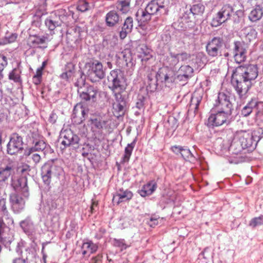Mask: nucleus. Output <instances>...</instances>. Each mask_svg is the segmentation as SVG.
<instances>
[{
  "label": "nucleus",
  "mask_w": 263,
  "mask_h": 263,
  "mask_svg": "<svg viewBox=\"0 0 263 263\" xmlns=\"http://www.w3.org/2000/svg\"><path fill=\"white\" fill-rule=\"evenodd\" d=\"M170 0H152L144 9H140L136 16L139 22H146L151 19L152 15L167 14L169 11Z\"/></svg>",
  "instance_id": "nucleus-1"
},
{
  "label": "nucleus",
  "mask_w": 263,
  "mask_h": 263,
  "mask_svg": "<svg viewBox=\"0 0 263 263\" xmlns=\"http://www.w3.org/2000/svg\"><path fill=\"white\" fill-rule=\"evenodd\" d=\"M90 130L95 139L100 140L104 138L105 132H109L111 121L104 117L93 116L89 120Z\"/></svg>",
  "instance_id": "nucleus-2"
},
{
  "label": "nucleus",
  "mask_w": 263,
  "mask_h": 263,
  "mask_svg": "<svg viewBox=\"0 0 263 263\" xmlns=\"http://www.w3.org/2000/svg\"><path fill=\"white\" fill-rule=\"evenodd\" d=\"M108 80L112 84L109 88L113 92L116 94H121L126 88L125 79L123 76V73L119 69L111 70L109 76H108Z\"/></svg>",
  "instance_id": "nucleus-3"
},
{
  "label": "nucleus",
  "mask_w": 263,
  "mask_h": 263,
  "mask_svg": "<svg viewBox=\"0 0 263 263\" xmlns=\"http://www.w3.org/2000/svg\"><path fill=\"white\" fill-rule=\"evenodd\" d=\"M63 173L62 167L57 165L53 161L48 162L42 167V177L44 182L49 185L52 177L59 178Z\"/></svg>",
  "instance_id": "nucleus-4"
},
{
  "label": "nucleus",
  "mask_w": 263,
  "mask_h": 263,
  "mask_svg": "<svg viewBox=\"0 0 263 263\" xmlns=\"http://www.w3.org/2000/svg\"><path fill=\"white\" fill-rule=\"evenodd\" d=\"M233 119L232 112L218 110L216 113H212L209 116L207 125L209 126H219L223 124L229 125Z\"/></svg>",
  "instance_id": "nucleus-5"
},
{
  "label": "nucleus",
  "mask_w": 263,
  "mask_h": 263,
  "mask_svg": "<svg viewBox=\"0 0 263 263\" xmlns=\"http://www.w3.org/2000/svg\"><path fill=\"white\" fill-rule=\"evenodd\" d=\"M231 83L239 98L242 100L247 98L248 92L253 84L234 73L232 74Z\"/></svg>",
  "instance_id": "nucleus-6"
},
{
  "label": "nucleus",
  "mask_w": 263,
  "mask_h": 263,
  "mask_svg": "<svg viewBox=\"0 0 263 263\" xmlns=\"http://www.w3.org/2000/svg\"><path fill=\"white\" fill-rule=\"evenodd\" d=\"M233 73L253 83L258 75V68L255 64L241 65L236 68Z\"/></svg>",
  "instance_id": "nucleus-7"
},
{
  "label": "nucleus",
  "mask_w": 263,
  "mask_h": 263,
  "mask_svg": "<svg viewBox=\"0 0 263 263\" xmlns=\"http://www.w3.org/2000/svg\"><path fill=\"white\" fill-rule=\"evenodd\" d=\"M190 54L183 52L176 53L170 52L163 60V64L166 68L174 70L176 69V66L179 61H185L190 58Z\"/></svg>",
  "instance_id": "nucleus-8"
},
{
  "label": "nucleus",
  "mask_w": 263,
  "mask_h": 263,
  "mask_svg": "<svg viewBox=\"0 0 263 263\" xmlns=\"http://www.w3.org/2000/svg\"><path fill=\"white\" fill-rule=\"evenodd\" d=\"M13 219L10 215L9 213L2 215L0 217V239L4 240L6 239H9L11 235L9 234L10 232V227L13 225ZM10 242V240H8Z\"/></svg>",
  "instance_id": "nucleus-9"
},
{
  "label": "nucleus",
  "mask_w": 263,
  "mask_h": 263,
  "mask_svg": "<svg viewBox=\"0 0 263 263\" xmlns=\"http://www.w3.org/2000/svg\"><path fill=\"white\" fill-rule=\"evenodd\" d=\"M223 40L220 37H214L209 41L206 45V51L211 57H218L221 55Z\"/></svg>",
  "instance_id": "nucleus-10"
},
{
  "label": "nucleus",
  "mask_w": 263,
  "mask_h": 263,
  "mask_svg": "<svg viewBox=\"0 0 263 263\" xmlns=\"http://www.w3.org/2000/svg\"><path fill=\"white\" fill-rule=\"evenodd\" d=\"M222 152L224 156L228 157L230 163L237 164L248 160V159L239 149H218Z\"/></svg>",
  "instance_id": "nucleus-11"
},
{
  "label": "nucleus",
  "mask_w": 263,
  "mask_h": 263,
  "mask_svg": "<svg viewBox=\"0 0 263 263\" xmlns=\"http://www.w3.org/2000/svg\"><path fill=\"white\" fill-rule=\"evenodd\" d=\"M78 91L81 99L86 101L92 100L93 102H96L98 94L100 96L106 97L107 95L106 92L99 91L97 88L93 86L87 87L84 90H81V88L79 89Z\"/></svg>",
  "instance_id": "nucleus-12"
},
{
  "label": "nucleus",
  "mask_w": 263,
  "mask_h": 263,
  "mask_svg": "<svg viewBox=\"0 0 263 263\" xmlns=\"http://www.w3.org/2000/svg\"><path fill=\"white\" fill-rule=\"evenodd\" d=\"M234 58L237 63L244 62L247 58V49L243 43L236 41L234 43L233 49Z\"/></svg>",
  "instance_id": "nucleus-13"
},
{
  "label": "nucleus",
  "mask_w": 263,
  "mask_h": 263,
  "mask_svg": "<svg viewBox=\"0 0 263 263\" xmlns=\"http://www.w3.org/2000/svg\"><path fill=\"white\" fill-rule=\"evenodd\" d=\"M219 110L231 111L233 105L230 102L229 97L223 92L218 93L217 100L215 104Z\"/></svg>",
  "instance_id": "nucleus-14"
},
{
  "label": "nucleus",
  "mask_w": 263,
  "mask_h": 263,
  "mask_svg": "<svg viewBox=\"0 0 263 263\" xmlns=\"http://www.w3.org/2000/svg\"><path fill=\"white\" fill-rule=\"evenodd\" d=\"M10 202L11 209L14 213H19L22 211L25 206V201L20 195L12 194L10 196Z\"/></svg>",
  "instance_id": "nucleus-15"
},
{
  "label": "nucleus",
  "mask_w": 263,
  "mask_h": 263,
  "mask_svg": "<svg viewBox=\"0 0 263 263\" xmlns=\"http://www.w3.org/2000/svg\"><path fill=\"white\" fill-rule=\"evenodd\" d=\"M133 196V194L130 191L127 189H120L114 195L112 202L115 204H119L121 202L129 201Z\"/></svg>",
  "instance_id": "nucleus-16"
},
{
  "label": "nucleus",
  "mask_w": 263,
  "mask_h": 263,
  "mask_svg": "<svg viewBox=\"0 0 263 263\" xmlns=\"http://www.w3.org/2000/svg\"><path fill=\"white\" fill-rule=\"evenodd\" d=\"M48 41L49 37L47 34L42 36L33 35L29 36L28 39L27 44L30 47H37L46 48L47 47V45L43 46V47L41 46V45L46 44Z\"/></svg>",
  "instance_id": "nucleus-17"
},
{
  "label": "nucleus",
  "mask_w": 263,
  "mask_h": 263,
  "mask_svg": "<svg viewBox=\"0 0 263 263\" xmlns=\"http://www.w3.org/2000/svg\"><path fill=\"white\" fill-rule=\"evenodd\" d=\"M137 56L142 62H146L152 57V50L145 44H140L136 47Z\"/></svg>",
  "instance_id": "nucleus-18"
},
{
  "label": "nucleus",
  "mask_w": 263,
  "mask_h": 263,
  "mask_svg": "<svg viewBox=\"0 0 263 263\" xmlns=\"http://www.w3.org/2000/svg\"><path fill=\"white\" fill-rule=\"evenodd\" d=\"M20 225L24 232L28 235H34L37 230V226L34 224L30 217L21 221Z\"/></svg>",
  "instance_id": "nucleus-19"
},
{
  "label": "nucleus",
  "mask_w": 263,
  "mask_h": 263,
  "mask_svg": "<svg viewBox=\"0 0 263 263\" xmlns=\"http://www.w3.org/2000/svg\"><path fill=\"white\" fill-rule=\"evenodd\" d=\"M116 102L112 105L114 113L118 117L123 115L126 105L125 101L121 94H116Z\"/></svg>",
  "instance_id": "nucleus-20"
},
{
  "label": "nucleus",
  "mask_w": 263,
  "mask_h": 263,
  "mask_svg": "<svg viewBox=\"0 0 263 263\" xmlns=\"http://www.w3.org/2000/svg\"><path fill=\"white\" fill-rule=\"evenodd\" d=\"M63 136V140L61 143L64 146H68L74 144L78 143L79 141V137L73 134L71 129H66L62 133Z\"/></svg>",
  "instance_id": "nucleus-21"
},
{
  "label": "nucleus",
  "mask_w": 263,
  "mask_h": 263,
  "mask_svg": "<svg viewBox=\"0 0 263 263\" xmlns=\"http://www.w3.org/2000/svg\"><path fill=\"white\" fill-rule=\"evenodd\" d=\"M166 71V68L160 69L156 74L157 80L166 84L174 82L175 79L174 72L172 71H168V72Z\"/></svg>",
  "instance_id": "nucleus-22"
},
{
  "label": "nucleus",
  "mask_w": 263,
  "mask_h": 263,
  "mask_svg": "<svg viewBox=\"0 0 263 263\" xmlns=\"http://www.w3.org/2000/svg\"><path fill=\"white\" fill-rule=\"evenodd\" d=\"M35 257V253L32 249L27 248L22 252L21 257L13 260V263H30Z\"/></svg>",
  "instance_id": "nucleus-23"
},
{
  "label": "nucleus",
  "mask_w": 263,
  "mask_h": 263,
  "mask_svg": "<svg viewBox=\"0 0 263 263\" xmlns=\"http://www.w3.org/2000/svg\"><path fill=\"white\" fill-rule=\"evenodd\" d=\"M46 26L50 31L54 30L62 24V21L59 16L53 15L47 17L45 21Z\"/></svg>",
  "instance_id": "nucleus-24"
},
{
  "label": "nucleus",
  "mask_w": 263,
  "mask_h": 263,
  "mask_svg": "<svg viewBox=\"0 0 263 263\" xmlns=\"http://www.w3.org/2000/svg\"><path fill=\"white\" fill-rule=\"evenodd\" d=\"M98 249L97 244L94 243L91 241H88L83 243L81 247L82 254L83 255H90L91 254L95 253Z\"/></svg>",
  "instance_id": "nucleus-25"
},
{
  "label": "nucleus",
  "mask_w": 263,
  "mask_h": 263,
  "mask_svg": "<svg viewBox=\"0 0 263 263\" xmlns=\"http://www.w3.org/2000/svg\"><path fill=\"white\" fill-rule=\"evenodd\" d=\"M157 187L156 182L154 180H152L144 185L139 193L141 196L145 197L152 194Z\"/></svg>",
  "instance_id": "nucleus-26"
},
{
  "label": "nucleus",
  "mask_w": 263,
  "mask_h": 263,
  "mask_svg": "<svg viewBox=\"0 0 263 263\" xmlns=\"http://www.w3.org/2000/svg\"><path fill=\"white\" fill-rule=\"evenodd\" d=\"M14 172V166L12 163L0 168V182L5 181Z\"/></svg>",
  "instance_id": "nucleus-27"
},
{
  "label": "nucleus",
  "mask_w": 263,
  "mask_h": 263,
  "mask_svg": "<svg viewBox=\"0 0 263 263\" xmlns=\"http://www.w3.org/2000/svg\"><path fill=\"white\" fill-rule=\"evenodd\" d=\"M133 27V20L131 17H128L125 20L122 30L120 32V37L122 39H124L127 34L130 32Z\"/></svg>",
  "instance_id": "nucleus-28"
},
{
  "label": "nucleus",
  "mask_w": 263,
  "mask_h": 263,
  "mask_svg": "<svg viewBox=\"0 0 263 263\" xmlns=\"http://www.w3.org/2000/svg\"><path fill=\"white\" fill-rule=\"evenodd\" d=\"M194 72L193 68L189 65H182L178 70V78H183L187 79L192 76Z\"/></svg>",
  "instance_id": "nucleus-29"
},
{
  "label": "nucleus",
  "mask_w": 263,
  "mask_h": 263,
  "mask_svg": "<svg viewBox=\"0 0 263 263\" xmlns=\"http://www.w3.org/2000/svg\"><path fill=\"white\" fill-rule=\"evenodd\" d=\"M23 142L22 138L16 133H13L10 139V141L7 144V148L12 147V148H23Z\"/></svg>",
  "instance_id": "nucleus-30"
},
{
  "label": "nucleus",
  "mask_w": 263,
  "mask_h": 263,
  "mask_svg": "<svg viewBox=\"0 0 263 263\" xmlns=\"http://www.w3.org/2000/svg\"><path fill=\"white\" fill-rule=\"evenodd\" d=\"M119 16L115 11H110L106 15L105 20L108 26H113L119 21Z\"/></svg>",
  "instance_id": "nucleus-31"
},
{
  "label": "nucleus",
  "mask_w": 263,
  "mask_h": 263,
  "mask_svg": "<svg viewBox=\"0 0 263 263\" xmlns=\"http://www.w3.org/2000/svg\"><path fill=\"white\" fill-rule=\"evenodd\" d=\"M258 102L255 99H252L246 106H245L241 111V115L244 117L248 116L255 109L258 105Z\"/></svg>",
  "instance_id": "nucleus-32"
},
{
  "label": "nucleus",
  "mask_w": 263,
  "mask_h": 263,
  "mask_svg": "<svg viewBox=\"0 0 263 263\" xmlns=\"http://www.w3.org/2000/svg\"><path fill=\"white\" fill-rule=\"evenodd\" d=\"M222 17V19L226 22L230 18V16L233 14L234 10L232 7L229 5L223 6L218 12Z\"/></svg>",
  "instance_id": "nucleus-33"
},
{
  "label": "nucleus",
  "mask_w": 263,
  "mask_h": 263,
  "mask_svg": "<svg viewBox=\"0 0 263 263\" xmlns=\"http://www.w3.org/2000/svg\"><path fill=\"white\" fill-rule=\"evenodd\" d=\"M92 70L96 76L100 79H103L105 76L102 64L100 62L96 61L92 63Z\"/></svg>",
  "instance_id": "nucleus-34"
},
{
  "label": "nucleus",
  "mask_w": 263,
  "mask_h": 263,
  "mask_svg": "<svg viewBox=\"0 0 263 263\" xmlns=\"http://www.w3.org/2000/svg\"><path fill=\"white\" fill-rule=\"evenodd\" d=\"M263 15V11L260 6H257L250 13L249 15V19L252 22H256L259 20Z\"/></svg>",
  "instance_id": "nucleus-35"
},
{
  "label": "nucleus",
  "mask_w": 263,
  "mask_h": 263,
  "mask_svg": "<svg viewBox=\"0 0 263 263\" xmlns=\"http://www.w3.org/2000/svg\"><path fill=\"white\" fill-rule=\"evenodd\" d=\"M74 65L71 63H68L66 68V71L61 74V78L68 81L72 78L74 73Z\"/></svg>",
  "instance_id": "nucleus-36"
},
{
  "label": "nucleus",
  "mask_w": 263,
  "mask_h": 263,
  "mask_svg": "<svg viewBox=\"0 0 263 263\" xmlns=\"http://www.w3.org/2000/svg\"><path fill=\"white\" fill-rule=\"evenodd\" d=\"M239 143H240L241 148L256 147L257 144V142L253 140V137L249 138H240L239 139Z\"/></svg>",
  "instance_id": "nucleus-37"
},
{
  "label": "nucleus",
  "mask_w": 263,
  "mask_h": 263,
  "mask_svg": "<svg viewBox=\"0 0 263 263\" xmlns=\"http://www.w3.org/2000/svg\"><path fill=\"white\" fill-rule=\"evenodd\" d=\"M130 0H124L117 3V9L122 13H126L130 8Z\"/></svg>",
  "instance_id": "nucleus-38"
},
{
  "label": "nucleus",
  "mask_w": 263,
  "mask_h": 263,
  "mask_svg": "<svg viewBox=\"0 0 263 263\" xmlns=\"http://www.w3.org/2000/svg\"><path fill=\"white\" fill-rule=\"evenodd\" d=\"M243 34L245 35L246 39L249 42L255 39L257 35L255 29L251 27L246 28L243 30Z\"/></svg>",
  "instance_id": "nucleus-39"
},
{
  "label": "nucleus",
  "mask_w": 263,
  "mask_h": 263,
  "mask_svg": "<svg viewBox=\"0 0 263 263\" xmlns=\"http://www.w3.org/2000/svg\"><path fill=\"white\" fill-rule=\"evenodd\" d=\"M204 11V6L201 4L193 5L190 8V11L193 16L201 15Z\"/></svg>",
  "instance_id": "nucleus-40"
},
{
  "label": "nucleus",
  "mask_w": 263,
  "mask_h": 263,
  "mask_svg": "<svg viewBox=\"0 0 263 263\" xmlns=\"http://www.w3.org/2000/svg\"><path fill=\"white\" fill-rule=\"evenodd\" d=\"M21 71L18 69H13L9 74V79L14 82L21 84L22 80L20 76Z\"/></svg>",
  "instance_id": "nucleus-41"
},
{
  "label": "nucleus",
  "mask_w": 263,
  "mask_h": 263,
  "mask_svg": "<svg viewBox=\"0 0 263 263\" xmlns=\"http://www.w3.org/2000/svg\"><path fill=\"white\" fill-rule=\"evenodd\" d=\"M7 64V58L4 54H0V79L3 78V72Z\"/></svg>",
  "instance_id": "nucleus-42"
},
{
  "label": "nucleus",
  "mask_w": 263,
  "mask_h": 263,
  "mask_svg": "<svg viewBox=\"0 0 263 263\" xmlns=\"http://www.w3.org/2000/svg\"><path fill=\"white\" fill-rule=\"evenodd\" d=\"M261 225H263V215L252 218L249 222V226L252 228Z\"/></svg>",
  "instance_id": "nucleus-43"
},
{
  "label": "nucleus",
  "mask_w": 263,
  "mask_h": 263,
  "mask_svg": "<svg viewBox=\"0 0 263 263\" xmlns=\"http://www.w3.org/2000/svg\"><path fill=\"white\" fill-rule=\"evenodd\" d=\"M222 17L219 12H218L215 16L213 17L211 21V24L212 26L217 27L224 23Z\"/></svg>",
  "instance_id": "nucleus-44"
},
{
  "label": "nucleus",
  "mask_w": 263,
  "mask_h": 263,
  "mask_svg": "<svg viewBox=\"0 0 263 263\" xmlns=\"http://www.w3.org/2000/svg\"><path fill=\"white\" fill-rule=\"evenodd\" d=\"M201 98L200 97H195L194 96L192 97L191 100L190 107L191 109H194L195 112L198 110V106L200 103Z\"/></svg>",
  "instance_id": "nucleus-45"
},
{
  "label": "nucleus",
  "mask_w": 263,
  "mask_h": 263,
  "mask_svg": "<svg viewBox=\"0 0 263 263\" xmlns=\"http://www.w3.org/2000/svg\"><path fill=\"white\" fill-rule=\"evenodd\" d=\"M18 183L20 184V187L24 193V195L26 197L28 196V190L27 186V179L25 177L21 178L18 180Z\"/></svg>",
  "instance_id": "nucleus-46"
},
{
  "label": "nucleus",
  "mask_w": 263,
  "mask_h": 263,
  "mask_svg": "<svg viewBox=\"0 0 263 263\" xmlns=\"http://www.w3.org/2000/svg\"><path fill=\"white\" fill-rule=\"evenodd\" d=\"M89 4L85 0H79L78 3L77 9L81 12H85L88 10Z\"/></svg>",
  "instance_id": "nucleus-47"
},
{
  "label": "nucleus",
  "mask_w": 263,
  "mask_h": 263,
  "mask_svg": "<svg viewBox=\"0 0 263 263\" xmlns=\"http://www.w3.org/2000/svg\"><path fill=\"white\" fill-rule=\"evenodd\" d=\"M6 201L4 198H2L0 199V215L1 216L2 215H4L7 213H9L8 211L7 210L6 207Z\"/></svg>",
  "instance_id": "nucleus-48"
},
{
  "label": "nucleus",
  "mask_w": 263,
  "mask_h": 263,
  "mask_svg": "<svg viewBox=\"0 0 263 263\" xmlns=\"http://www.w3.org/2000/svg\"><path fill=\"white\" fill-rule=\"evenodd\" d=\"M114 244L115 246L120 248L121 250L126 249L127 247L124 239H115Z\"/></svg>",
  "instance_id": "nucleus-49"
},
{
  "label": "nucleus",
  "mask_w": 263,
  "mask_h": 263,
  "mask_svg": "<svg viewBox=\"0 0 263 263\" xmlns=\"http://www.w3.org/2000/svg\"><path fill=\"white\" fill-rule=\"evenodd\" d=\"M132 149H125V153L122 160V162H126L128 161L132 153Z\"/></svg>",
  "instance_id": "nucleus-50"
},
{
  "label": "nucleus",
  "mask_w": 263,
  "mask_h": 263,
  "mask_svg": "<svg viewBox=\"0 0 263 263\" xmlns=\"http://www.w3.org/2000/svg\"><path fill=\"white\" fill-rule=\"evenodd\" d=\"M167 122L173 129H175L178 126L177 120L174 117H169Z\"/></svg>",
  "instance_id": "nucleus-51"
},
{
  "label": "nucleus",
  "mask_w": 263,
  "mask_h": 263,
  "mask_svg": "<svg viewBox=\"0 0 263 263\" xmlns=\"http://www.w3.org/2000/svg\"><path fill=\"white\" fill-rule=\"evenodd\" d=\"M159 219V218L157 217V216H152L147 223L151 227H154L158 224Z\"/></svg>",
  "instance_id": "nucleus-52"
},
{
  "label": "nucleus",
  "mask_w": 263,
  "mask_h": 263,
  "mask_svg": "<svg viewBox=\"0 0 263 263\" xmlns=\"http://www.w3.org/2000/svg\"><path fill=\"white\" fill-rule=\"evenodd\" d=\"M35 148H46L47 144L43 140H40L35 142Z\"/></svg>",
  "instance_id": "nucleus-53"
},
{
  "label": "nucleus",
  "mask_w": 263,
  "mask_h": 263,
  "mask_svg": "<svg viewBox=\"0 0 263 263\" xmlns=\"http://www.w3.org/2000/svg\"><path fill=\"white\" fill-rule=\"evenodd\" d=\"M57 118V115L55 113L52 112L50 115L48 120L50 123L53 124L56 122Z\"/></svg>",
  "instance_id": "nucleus-54"
},
{
  "label": "nucleus",
  "mask_w": 263,
  "mask_h": 263,
  "mask_svg": "<svg viewBox=\"0 0 263 263\" xmlns=\"http://www.w3.org/2000/svg\"><path fill=\"white\" fill-rule=\"evenodd\" d=\"M180 154L183 156L184 154H187L191 156H193L190 149H177Z\"/></svg>",
  "instance_id": "nucleus-55"
},
{
  "label": "nucleus",
  "mask_w": 263,
  "mask_h": 263,
  "mask_svg": "<svg viewBox=\"0 0 263 263\" xmlns=\"http://www.w3.org/2000/svg\"><path fill=\"white\" fill-rule=\"evenodd\" d=\"M8 154L12 155L18 153L22 149H6Z\"/></svg>",
  "instance_id": "nucleus-56"
},
{
  "label": "nucleus",
  "mask_w": 263,
  "mask_h": 263,
  "mask_svg": "<svg viewBox=\"0 0 263 263\" xmlns=\"http://www.w3.org/2000/svg\"><path fill=\"white\" fill-rule=\"evenodd\" d=\"M41 78H38L37 77H33L32 82L35 85H39L41 82Z\"/></svg>",
  "instance_id": "nucleus-57"
},
{
  "label": "nucleus",
  "mask_w": 263,
  "mask_h": 263,
  "mask_svg": "<svg viewBox=\"0 0 263 263\" xmlns=\"http://www.w3.org/2000/svg\"><path fill=\"white\" fill-rule=\"evenodd\" d=\"M32 159L34 162H39L40 160V156L37 154H34L32 155Z\"/></svg>",
  "instance_id": "nucleus-58"
},
{
  "label": "nucleus",
  "mask_w": 263,
  "mask_h": 263,
  "mask_svg": "<svg viewBox=\"0 0 263 263\" xmlns=\"http://www.w3.org/2000/svg\"><path fill=\"white\" fill-rule=\"evenodd\" d=\"M143 100H144V98H142V99H139L138 101L137 102V107L140 109L141 108H142L144 105V103H143Z\"/></svg>",
  "instance_id": "nucleus-59"
},
{
  "label": "nucleus",
  "mask_w": 263,
  "mask_h": 263,
  "mask_svg": "<svg viewBox=\"0 0 263 263\" xmlns=\"http://www.w3.org/2000/svg\"><path fill=\"white\" fill-rule=\"evenodd\" d=\"M102 257L101 255H98L92 258L90 263H97Z\"/></svg>",
  "instance_id": "nucleus-60"
},
{
  "label": "nucleus",
  "mask_w": 263,
  "mask_h": 263,
  "mask_svg": "<svg viewBox=\"0 0 263 263\" xmlns=\"http://www.w3.org/2000/svg\"><path fill=\"white\" fill-rule=\"evenodd\" d=\"M17 38V35L16 34H12L8 39V42L12 43L15 41Z\"/></svg>",
  "instance_id": "nucleus-61"
},
{
  "label": "nucleus",
  "mask_w": 263,
  "mask_h": 263,
  "mask_svg": "<svg viewBox=\"0 0 263 263\" xmlns=\"http://www.w3.org/2000/svg\"><path fill=\"white\" fill-rule=\"evenodd\" d=\"M42 70L37 68L36 71V73L35 75L33 77H37L38 78H42Z\"/></svg>",
  "instance_id": "nucleus-62"
},
{
  "label": "nucleus",
  "mask_w": 263,
  "mask_h": 263,
  "mask_svg": "<svg viewBox=\"0 0 263 263\" xmlns=\"http://www.w3.org/2000/svg\"><path fill=\"white\" fill-rule=\"evenodd\" d=\"M29 171V166L27 165H26L25 166H24L22 168L21 170H20V171L23 173L24 172H28Z\"/></svg>",
  "instance_id": "nucleus-63"
},
{
  "label": "nucleus",
  "mask_w": 263,
  "mask_h": 263,
  "mask_svg": "<svg viewBox=\"0 0 263 263\" xmlns=\"http://www.w3.org/2000/svg\"><path fill=\"white\" fill-rule=\"evenodd\" d=\"M136 142V139H135L132 143L127 144V146L126 148H134L135 146Z\"/></svg>",
  "instance_id": "nucleus-64"
}]
</instances>
